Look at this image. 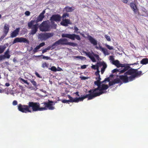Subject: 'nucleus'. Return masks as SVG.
I'll use <instances>...</instances> for the list:
<instances>
[{
    "label": "nucleus",
    "mask_w": 148,
    "mask_h": 148,
    "mask_svg": "<svg viewBox=\"0 0 148 148\" xmlns=\"http://www.w3.org/2000/svg\"><path fill=\"white\" fill-rule=\"evenodd\" d=\"M91 67L92 69H96L97 70L98 69V67L97 66V65L96 64V65H92Z\"/></svg>",
    "instance_id": "46"
},
{
    "label": "nucleus",
    "mask_w": 148,
    "mask_h": 148,
    "mask_svg": "<svg viewBox=\"0 0 148 148\" xmlns=\"http://www.w3.org/2000/svg\"><path fill=\"white\" fill-rule=\"evenodd\" d=\"M110 60L112 61V62H113L114 61V58L113 56H110Z\"/></svg>",
    "instance_id": "51"
},
{
    "label": "nucleus",
    "mask_w": 148,
    "mask_h": 148,
    "mask_svg": "<svg viewBox=\"0 0 148 148\" xmlns=\"http://www.w3.org/2000/svg\"><path fill=\"white\" fill-rule=\"evenodd\" d=\"M9 29V26L7 23L5 24L3 29V38L5 37L8 33Z\"/></svg>",
    "instance_id": "17"
},
{
    "label": "nucleus",
    "mask_w": 148,
    "mask_h": 148,
    "mask_svg": "<svg viewBox=\"0 0 148 148\" xmlns=\"http://www.w3.org/2000/svg\"><path fill=\"white\" fill-rule=\"evenodd\" d=\"M107 67V65L106 63L102 67L101 69V74H103L104 72L105 69Z\"/></svg>",
    "instance_id": "27"
},
{
    "label": "nucleus",
    "mask_w": 148,
    "mask_h": 148,
    "mask_svg": "<svg viewBox=\"0 0 148 148\" xmlns=\"http://www.w3.org/2000/svg\"><path fill=\"white\" fill-rule=\"evenodd\" d=\"M86 67V65H84L81 66V68L82 69H85Z\"/></svg>",
    "instance_id": "58"
},
{
    "label": "nucleus",
    "mask_w": 148,
    "mask_h": 148,
    "mask_svg": "<svg viewBox=\"0 0 148 148\" xmlns=\"http://www.w3.org/2000/svg\"><path fill=\"white\" fill-rule=\"evenodd\" d=\"M75 94L76 95H77L78 96H79V92H76L75 93Z\"/></svg>",
    "instance_id": "61"
},
{
    "label": "nucleus",
    "mask_w": 148,
    "mask_h": 148,
    "mask_svg": "<svg viewBox=\"0 0 148 148\" xmlns=\"http://www.w3.org/2000/svg\"><path fill=\"white\" fill-rule=\"evenodd\" d=\"M105 46L110 50L113 49V47L112 46H110L107 44H106Z\"/></svg>",
    "instance_id": "42"
},
{
    "label": "nucleus",
    "mask_w": 148,
    "mask_h": 148,
    "mask_svg": "<svg viewBox=\"0 0 148 148\" xmlns=\"http://www.w3.org/2000/svg\"><path fill=\"white\" fill-rule=\"evenodd\" d=\"M5 85L7 86H9L10 85V84L8 83H6L5 84Z\"/></svg>",
    "instance_id": "62"
},
{
    "label": "nucleus",
    "mask_w": 148,
    "mask_h": 148,
    "mask_svg": "<svg viewBox=\"0 0 148 148\" xmlns=\"http://www.w3.org/2000/svg\"><path fill=\"white\" fill-rule=\"evenodd\" d=\"M5 58L3 55H0V61L4 59Z\"/></svg>",
    "instance_id": "54"
},
{
    "label": "nucleus",
    "mask_w": 148,
    "mask_h": 148,
    "mask_svg": "<svg viewBox=\"0 0 148 148\" xmlns=\"http://www.w3.org/2000/svg\"><path fill=\"white\" fill-rule=\"evenodd\" d=\"M74 33H76L77 34H79L80 33V32H78V31L79 30L78 28L76 27V26H75L74 27Z\"/></svg>",
    "instance_id": "37"
},
{
    "label": "nucleus",
    "mask_w": 148,
    "mask_h": 148,
    "mask_svg": "<svg viewBox=\"0 0 148 148\" xmlns=\"http://www.w3.org/2000/svg\"><path fill=\"white\" fill-rule=\"evenodd\" d=\"M86 55L88 57L90 58V57L92 56V54H91V53H90V52H88V53H86Z\"/></svg>",
    "instance_id": "50"
},
{
    "label": "nucleus",
    "mask_w": 148,
    "mask_h": 148,
    "mask_svg": "<svg viewBox=\"0 0 148 148\" xmlns=\"http://www.w3.org/2000/svg\"><path fill=\"white\" fill-rule=\"evenodd\" d=\"M104 79L105 80L106 82L107 81L108 82H109L110 81V79L109 77L106 78Z\"/></svg>",
    "instance_id": "59"
},
{
    "label": "nucleus",
    "mask_w": 148,
    "mask_h": 148,
    "mask_svg": "<svg viewBox=\"0 0 148 148\" xmlns=\"http://www.w3.org/2000/svg\"><path fill=\"white\" fill-rule=\"evenodd\" d=\"M106 81L104 79L103 81H102V82H101V84H102V83H104L105 82H106Z\"/></svg>",
    "instance_id": "64"
},
{
    "label": "nucleus",
    "mask_w": 148,
    "mask_h": 148,
    "mask_svg": "<svg viewBox=\"0 0 148 148\" xmlns=\"http://www.w3.org/2000/svg\"><path fill=\"white\" fill-rule=\"evenodd\" d=\"M25 15L27 16H29L30 15V12L29 11H26L25 12Z\"/></svg>",
    "instance_id": "52"
},
{
    "label": "nucleus",
    "mask_w": 148,
    "mask_h": 148,
    "mask_svg": "<svg viewBox=\"0 0 148 148\" xmlns=\"http://www.w3.org/2000/svg\"><path fill=\"white\" fill-rule=\"evenodd\" d=\"M124 75H119V77L123 83H127L134 80L136 77L142 75L141 71H138V69L129 68L124 72Z\"/></svg>",
    "instance_id": "1"
},
{
    "label": "nucleus",
    "mask_w": 148,
    "mask_h": 148,
    "mask_svg": "<svg viewBox=\"0 0 148 148\" xmlns=\"http://www.w3.org/2000/svg\"><path fill=\"white\" fill-rule=\"evenodd\" d=\"M18 109L19 111L23 113L31 112L32 111L29 109V105H23L19 104L18 106Z\"/></svg>",
    "instance_id": "9"
},
{
    "label": "nucleus",
    "mask_w": 148,
    "mask_h": 148,
    "mask_svg": "<svg viewBox=\"0 0 148 148\" xmlns=\"http://www.w3.org/2000/svg\"><path fill=\"white\" fill-rule=\"evenodd\" d=\"M98 77H97L96 78V79H97V81H100L101 79L100 77V75L99 76H98Z\"/></svg>",
    "instance_id": "56"
},
{
    "label": "nucleus",
    "mask_w": 148,
    "mask_h": 148,
    "mask_svg": "<svg viewBox=\"0 0 148 148\" xmlns=\"http://www.w3.org/2000/svg\"><path fill=\"white\" fill-rule=\"evenodd\" d=\"M105 37L108 41H111V39L110 36L106 35L105 36Z\"/></svg>",
    "instance_id": "44"
},
{
    "label": "nucleus",
    "mask_w": 148,
    "mask_h": 148,
    "mask_svg": "<svg viewBox=\"0 0 148 148\" xmlns=\"http://www.w3.org/2000/svg\"><path fill=\"white\" fill-rule=\"evenodd\" d=\"M134 2H131L130 4V6L134 12L136 14L138 11V9L136 4Z\"/></svg>",
    "instance_id": "20"
},
{
    "label": "nucleus",
    "mask_w": 148,
    "mask_h": 148,
    "mask_svg": "<svg viewBox=\"0 0 148 148\" xmlns=\"http://www.w3.org/2000/svg\"><path fill=\"white\" fill-rule=\"evenodd\" d=\"M67 45H69L73 47H75L77 45V44L73 42H68Z\"/></svg>",
    "instance_id": "33"
},
{
    "label": "nucleus",
    "mask_w": 148,
    "mask_h": 148,
    "mask_svg": "<svg viewBox=\"0 0 148 148\" xmlns=\"http://www.w3.org/2000/svg\"><path fill=\"white\" fill-rule=\"evenodd\" d=\"M35 21L34 20H32L30 22L28 23V27L29 28H31L32 29L29 33V34L30 35H34L38 31V24H36L33 25Z\"/></svg>",
    "instance_id": "5"
},
{
    "label": "nucleus",
    "mask_w": 148,
    "mask_h": 148,
    "mask_svg": "<svg viewBox=\"0 0 148 148\" xmlns=\"http://www.w3.org/2000/svg\"><path fill=\"white\" fill-rule=\"evenodd\" d=\"M53 36V34L52 33H42L38 34V38L41 41L45 40Z\"/></svg>",
    "instance_id": "10"
},
{
    "label": "nucleus",
    "mask_w": 148,
    "mask_h": 148,
    "mask_svg": "<svg viewBox=\"0 0 148 148\" xmlns=\"http://www.w3.org/2000/svg\"><path fill=\"white\" fill-rule=\"evenodd\" d=\"M40 56H42V59H45L46 60H51V58L49 57L44 56L42 55H41L40 56H39L38 57Z\"/></svg>",
    "instance_id": "39"
},
{
    "label": "nucleus",
    "mask_w": 148,
    "mask_h": 148,
    "mask_svg": "<svg viewBox=\"0 0 148 148\" xmlns=\"http://www.w3.org/2000/svg\"><path fill=\"white\" fill-rule=\"evenodd\" d=\"M47 108L46 107L40 108V106L38 107V111H43L45 110H46Z\"/></svg>",
    "instance_id": "43"
},
{
    "label": "nucleus",
    "mask_w": 148,
    "mask_h": 148,
    "mask_svg": "<svg viewBox=\"0 0 148 148\" xmlns=\"http://www.w3.org/2000/svg\"><path fill=\"white\" fill-rule=\"evenodd\" d=\"M80 78L81 80H85L87 79V77L84 76L80 77Z\"/></svg>",
    "instance_id": "57"
},
{
    "label": "nucleus",
    "mask_w": 148,
    "mask_h": 148,
    "mask_svg": "<svg viewBox=\"0 0 148 148\" xmlns=\"http://www.w3.org/2000/svg\"><path fill=\"white\" fill-rule=\"evenodd\" d=\"M45 45V43L43 42L40 43L39 45H38V47L40 48L41 47H42Z\"/></svg>",
    "instance_id": "49"
},
{
    "label": "nucleus",
    "mask_w": 148,
    "mask_h": 148,
    "mask_svg": "<svg viewBox=\"0 0 148 148\" xmlns=\"http://www.w3.org/2000/svg\"><path fill=\"white\" fill-rule=\"evenodd\" d=\"M5 52L6 53H9V49H8L7 50V51Z\"/></svg>",
    "instance_id": "63"
},
{
    "label": "nucleus",
    "mask_w": 148,
    "mask_h": 148,
    "mask_svg": "<svg viewBox=\"0 0 148 148\" xmlns=\"http://www.w3.org/2000/svg\"><path fill=\"white\" fill-rule=\"evenodd\" d=\"M62 17L59 14H53L51 17L50 21L52 24L53 25V27L56 28L57 25L55 23L54 21L56 22H59L61 21Z\"/></svg>",
    "instance_id": "7"
},
{
    "label": "nucleus",
    "mask_w": 148,
    "mask_h": 148,
    "mask_svg": "<svg viewBox=\"0 0 148 148\" xmlns=\"http://www.w3.org/2000/svg\"><path fill=\"white\" fill-rule=\"evenodd\" d=\"M29 80H30V81L31 82V83L32 84L34 85V86L35 87H36L37 86V84L36 82L34 80V79H30Z\"/></svg>",
    "instance_id": "30"
},
{
    "label": "nucleus",
    "mask_w": 148,
    "mask_h": 148,
    "mask_svg": "<svg viewBox=\"0 0 148 148\" xmlns=\"http://www.w3.org/2000/svg\"><path fill=\"white\" fill-rule=\"evenodd\" d=\"M45 13V10H44L42 12L40 13V15L37 17L36 21L37 22L41 21L43 20V18L45 17L44 14Z\"/></svg>",
    "instance_id": "19"
},
{
    "label": "nucleus",
    "mask_w": 148,
    "mask_h": 148,
    "mask_svg": "<svg viewBox=\"0 0 148 148\" xmlns=\"http://www.w3.org/2000/svg\"><path fill=\"white\" fill-rule=\"evenodd\" d=\"M112 64L117 68L121 67L122 68L120 71V73H123L129 68H131L129 64H121L118 60H116L112 62Z\"/></svg>",
    "instance_id": "3"
},
{
    "label": "nucleus",
    "mask_w": 148,
    "mask_h": 148,
    "mask_svg": "<svg viewBox=\"0 0 148 148\" xmlns=\"http://www.w3.org/2000/svg\"><path fill=\"white\" fill-rule=\"evenodd\" d=\"M5 58H10V55L9 54V53H6L5 52V53L4 55H3Z\"/></svg>",
    "instance_id": "40"
},
{
    "label": "nucleus",
    "mask_w": 148,
    "mask_h": 148,
    "mask_svg": "<svg viewBox=\"0 0 148 148\" xmlns=\"http://www.w3.org/2000/svg\"><path fill=\"white\" fill-rule=\"evenodd\" d=\"M75 9V7L73 6L70 7L67 6L65 7L64 8V10L66 12H71L74 10Z\"/></svg>",
    "instance_id": "22"
},
{
    "label": "nucleus",
    "mask_w": 148,
    "mask_h": 148,
    "mask_svg": "<svg viewBox=\"0 0 148 148\" xmlns=\"http://www.w3.org/2000/svg\"><path fill=\"white\" fill-rule=\"evenodd\" d=\"M29 108L31 107L33 111H38V107L40 106V104L38 103L29 102L28 103Z\"/></svg>",
    "instance_id": "13"
},
{
    "label": "nucleus",
    "mask_w": 148,
    "mask_h": 148,
    "mask_svg": "<svg viewBox=\"0 0 148 148\" xmlns=\"http://www.w3.org/2000/svg\"><path fill=\"white\" fill-rule=\"evenodd\" d=\"M40 31L42 32L48 31L50 29V26L47 21H43L39 26Z\"/></svg>",
    "instance_id": "8"
},
{
    "label": "nucleus",
    "mask_w": 148,
    "mask_h": 148,
    "mask_svg": "<svg viewBox=\"0 0 148 148\" xmlns=\"http://www.w3.org/2000/svg\"><path fill=\"white\" fill-rule=\"evenodd\" d=\"M35 74L39 78H41V77L40 75L36 71H35Z\"/></svg>",
    "instance_id": "55"
},
{
    "label": "nucleus",
    "mask_w": 148,
    "mask_h": 148,
    "mask_svg": "<svg viewBox=\"0 0 148 148\" xmlns=\"http://www.w3.org/2000/svg\"><path fill=\"white\" fill-rule=\"evenodd\" d=\"M74 57L76 58L79 59L81 60H85L86 59V58H85V57H84L83 56H74Z\"/></svg>",
    "instance_id": "34"
},
{
    "label": "nucleus",
    "mask_w": 148,
    "mask_h": 148,
    "mask_svg": "<svg viewBox=\"0 0 148 148\" xmlns=\"http://www.w3.org/2000/svg\"><path fill=\"white\" fill-rule=\"evenodd\" d=\"M140 63L143 65L146 64H148V59L147 58L143 59L140 61Z\"/></svg>",
    "instance_id": "24"
},
{
    "label": "nucleus",
    "mask_w": 148,
    "mask_h": 148,
    "mask_svg": "<svg viewBox=\"0 0 148 148\" xmlns=\"http://www.w3.org/2000/svg\"><path fill=\"white\" fill-rule=\"evenodd\" d=\"M106 63L104 62H97V66L98 67V68L99 69V67L101 66H103Z\"/></svg>",
    "instance_id": "26"
},
{
    "label": "nucleus",
    "mask_w": 148,
    "mask_h": 148,
    "mask_svg": "<svg viewBox=\"0 0 148 148\" xmlns=\"http://www.w3.org/2000/svg\"><path fill=\"white\" fill-rule=\"evenodd\" d=\"M122 1L124 3H126L128 2L127 0H122Z\"/></svg>",
    "instance_id": "60"
},
{
    "label": "nucleus",
    "mask_w": 148,
    "mask_h": 148,
    "mask_svg": "<svg viewBox=\"0 0 148 148\" xmlns=\"http://www.w3.org/2000/svg\"><path fill=\"white\" fill-rule=\"evenodd\" d=\"M121 70V69H116L112 70V72L113 73L119 72V74H121L122 73H120V71Z\"/></svg>",
    "instance_id": "38"
},
{
    "label": "nucleus",
    "mask_w": 148,
    "mask_h": 148,
    "mask_svg": "<svg viewBox=\"0 0 148 148\" xmlns=\"http://www.w3.org/2000/svg\"><path fill=\"white\" fill-rule=\"evenodd\" d=\"M97 70V71L96 72H95V74L97 76H99L100 74H99V73L100 72V71L99 70V69H98Z\"/></svg>",
    "instance_id": "47"
},
{
    "label": "nucleus",
    "mask_w": 148,
    "mask_h": 148,
    "mask_svg": "<svg viewBox=\"0 0 148 148\" xmlns=\"http://www.w3.org/2000/svg\"><path fill=\"white\" fill-rule=\"evenodd\" d=\"M68 40L67 39L64 38L60 39L59 40L56 41L52 45V47L60 45H67Z\"/></svg>",
    "instance_id": "12"
},
{
    "label": "nucleus",
    "mask_w": 148,
    "mask_h": 148,
    "mask_svg": "<svg viewBox=\"0 0 148 148\" xmlns=\"http://www.w3.org/2000/svg\"><path fill=\"white\" fill-rule=\"evenodd\" d=\"M94 84L95 85H97L98 86V87L96 88H95L94 89H92L88 91V92L90 93L91 94H93V93H95L97 91H98L99 89L100 86L101 85V81H98L97 80L95 82Z\"/></svg>",
    "instance_id": "15"
},
{
    "label": "nucleus",
    "mask_w": 148,
    "mask_h": 148,
    "mask_svg": "<svg viewBox=\"0 0 148 148\" xmlns=\"http://www.w3.org/2000/svg\"><path fill=\"white\" fill-rule=\"evenodd\" d=\"M24 42L26 43L27 44H29V42L27 39L23 37L16 38L14 40L12 43L13 44L17 42Z\"/></svg>",
    "instance_id": "14"
},
{
    "label": "nucleus",
    "mask_w": 148,
    "mask_h": 148,
    "mask_svg": "<svg viewBox=\"0 0 148 148\" xmlns=\"http://www.w3.org/2000/svg\"><path fill=\"white\" fill-rule=\"evenodd\" d=\"M19 80L21 83H22V82L21 81H22L24 82V83H25L27 85L29 84V83L27 82V80H25V79L21 77L19 78Z\"/></svg>",
    "instance_id": "31"
},
{
    "label": "nucleus",
    "mask_w": 148,
    "mask_h": 148,
    "mask_svg": "<svg viewBox=\"0 0 148 148\" xmlns=\"http://www.w3.org/2000/svg\"><path fill=\"white\" fill-rule=\"evenodd\" d=\"M69 17V14L67 13H64L62 15V16L61 17L62 19H64L66 17Z\"/></svg>",
    "instance_id": "35"
},
{
    "label": "nucleus",
    "mask_w": 148,
    "mask_h": 148,
    "mask_svg": "<svg viewBox=\"0 0 148 148\" xmlns=\"http://www.w3.org/2000/svg\"><path fill=\"white\" fill-rule=\"evenodd\" d=\"M49 64L48 63L45 62L42 64L41 66L42 68H47L49 67Z\"/></svg>",
    "instance_id": "29"
},
{
    "label": "nucleus",
    "mask_w": 148,
    "mask_h": 148,
    "mask_svg": "<svg viewBox=\"0 0 148 148\" xmlns=\"http://www.w3.org/2000/svg\"><path fill=\"white\" fill-rule=\"evenodd\" d=\"M40 49L39 47L38 46H37L33 50V51L34 53H35L38 51V50Z\"/></svg>",
    "instance_id": "41"
},
{
    "label": "nucleus",
    "mask_w": 148,
    "mask_h": 148,
    "mask_svg": "<svg viewBox=\"0 0 148 148\" xmlns=\"http://www.w3.org/2000/svg\"><path fill=\"white\" fill-rule=\"evenodd\" d=\"M12 104L14 106H16L17 104V102L16 100H14L13 101Z\"/></svg>",
    "instance_id": "53"
},
{
    "label": "nucleus",
    "mask_w": 148,
    "mask_h": 148,
    "mask_svg": "<svg viewBox=\"0 0 148 148\" xmlns=\"http://www.w3.org/2000/svg\"><path fill=\"white\" fill-rule=\"evenodd\" d=\"M87 38L89 40L90 42L93 45H97V41L91 36L88 35ZM95 48L97 49H99L101 50L105 55L109 54V53H108V50L102 47L100 45H99V47L96 46Z\"/></svg>",
    "instance_id": "2"
},
{
    "label": "nucleus",
    "mask_w": 148,
    "mask_h": 148,
    "mask_svg": "<svg viewBox=\"0 0 148 148\" xmlns=\"http://www.w3.org/2000/svg\"><path fill=\"white\" fill-rule=\"evenodd\" d=\"M115 84L114 81H112L111 82H109V86H110Z\"/></svg>",
    "instance_id": "48"
},
{
    "label": "nucleus",
    "mask_w": 148,
    "mask_h": 148,
    "mask_svg": "<svg viewBox=\"0 0 148 148\" xmlns=\"http://www.w3.org/2000/svg\"><path fill=\"white\" fill-rule=\"evenodd\" d=\"M108 88L109 86L107 84H102L101 85L98 91L92 94L94 98L99 96L103 94L106 93L107 91L106 90Z\"/></svg>",
    "instance_id": "4"
},
{
    "label": "nucleus",
    "mask_w": 148,
    "mask_h": 148,
    "mask_svg": "<svg viewBox=\"0 0 148 148\" xmlns=\"http://www.w3.org/2000/svg\"><path fill=\"white\" fill-rule=\"evenodd\" d=\"M20 28H16V29L14 30L13 32L11 34V36L12 38H14L16 37L18 34Z\"/></svg>",
    "instance_id": "21"
},
{
    "label": "nucleus",
    "mask_w": 148,
    "mask_h": 148,
    "mask_svg": "<svg viewBox=\"0 0 148 148\" xmlns=\"http://www.w3.org/2000/svg\"><path fill=\"white\" fill-rule=\"evenodd\" d=\"M87 98H88V100L92 99L94 98L92 94L90 93L85 95H84L82 97L73 98V101H71L73 102L78 103L79 101H83L84 99Z\"/></svg>",
    "instance_id": "6"
},
{
    "label": "nucleus",
    "mask_w": 148,
    "mask_h": 148,
    "mask_svg": "<svg viewBox=\"0 0 148 148\" xmlns=\"http://www.w3.org/2000/svg\"><path fill=\"white\" fill-rule=\"evenodd\" d=\"M93 62H96V60L95 58V57L92 56L90 58H89Z\"/></svg>",
    "instance_id": "45"
},
{
    "label": "nucleus",
    "mask_w": 148,
    "mask_h": 148,
    "mask_svg": "<svg viewBox=\"0 0 148 148\" xmlns=\"http://www.w3.org/2000/svg\"><path fill=\"white\" fill-rule=\"evenodd\" d=\"M51 49V47H47L45 48L44 49H43L42 50V53H45V52H47V51L48 50H49Z\"/></svg>",
    "instance_id": "36"
},
{
    "label": "nucleus",
    "mask_w": 148,
    "mask_h": 148,
    "mask_svg": "<svg viewBox=\"0 0 148 148\" xmlns=\"http://www.w3.org/2000/svg\"><path fill=\"white\" fill-rule=\"evenodd\" d=\"M72 24L70 20L69 19H62V21L60 23V24L64 26H67L69 24Z\"/></svg>",
    "instance_id": "16"
},
{
    "label": "nucleus",
    "mask_w": 148,
    "mask_h": 148,
    "mask_svg": "<svg viewBox=\"0 0 148 148\" xmlns=\"http://www.w3.org/2000/svg\"><path fill=\"white\" fill-rule=\"evenodd\" d=\"M67 97L69 98V100H66L65 99L62 100V103H68L69 102L73 103V102L71 101H73V98L71 97L69 95H68Z\"/></svg>",
    "instance_id": "23"
},
{
    "label": "nucleus",
    "mask_w": 148,
    "mask_h": 148,
    "mask_svg": "<svg viewBox=\"0 0 148 148\" xmlns=\"http://www.w3.org/2000/svg\"><path fill=\"white\" fill-rule=\"evenodd\" d=\"M115 84L119 83H121V81L120 78H116L114 79L113 80Z\"/></svg>",
    "instance_id": "32"
},
{
    "label": "nucleus",
    "mask_w": 148,
    "mask_h": 148,
    "mask_svg": "<svg viewBox=\"0 0 148 148\" xmlns=\"http://www.w3.org/2000/svg\"><path fill=\"white\" fill-rule=\"evenodd\" d=\"M60 69L58 70L56 68V67H55L54 66H52L51 67L50 69L52 71H53L54 72H56L57 71H61L62 70V69L60 68Z\"/></svg>",
    "instance_id": "28"
},
{
    "label": "nucleus",
    "mask_w": 148,
    "mask_h": 148,
    "mask_svg": "<svg viewBox=\"0 0 148 148\" xmlns=\"http://www.w3.org/2000/svg\"><path fill=\"white\" fill-rule=\"evenodd\" d=\"M6 48L5 45H0V54L2 53Z\"/></svg>",
    "instance_id": "25"
},
{
    "label": "nucleus",
    "mask_w": 148,
    "mask_h": 148,
    "mask_svg": "<svg viewBox=\"0 0 148 148\" xmlns=\"http://www.w3.org/2000/svg\"><path fill=\"white\" fill-rule=\"evenodd\" d=\"M53 103V101L49 100L48 102H45L44 104L46 107L48 108L49 110H52L55 109L54 107L51 104Z\"/></svg>",
    "instance_id": "18"
},
{
    "label": "nucleus",
    "mask_w": 148,
    "mask_h": 148,
    "mask_svg": "<svg viewBox=\"0 0 148 148\" xmlns=\"http://www.w3.org/2000/svg\"><path fill=\"white\" fill-rule=\"evenodd\" d=\"M62 37L68 38L73 40H75V38L78 40H81V38L79 36L74 34H63L62 35Z\"/></svg>",
    "instance_id": "11"
}]
</instances>
